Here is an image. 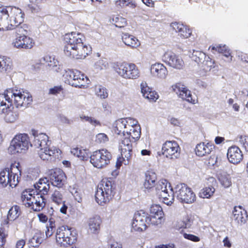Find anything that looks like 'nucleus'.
Wrapping results in <instances>:
<instances>
[{"label": "nucleus", "instance_id": "f257e3e1", "mask_svg": "<svg viewBox=\"0 0 248 248\" xmlns=\"http://www.w3.org/2000/svg\"><path fill=\"white\" fill-rule=\"evenodd\" d=\"M113 131L116 134H123L119 140V149L126 164L132 157L133 144L140 137V127L136 120L129 117L116 120L113 124Z\"/></svg>", "mask_w": 248, "mask_h": 248}, {"label": "nucleus", "instance_id": "f03ea898", "mask_svg": "<svg viewBox=\"0 0 248 248\" xmlns=\"http://www.w3.org/2000/svg\"><path fill=\"white\" fill-rule=\"evenodd\" d=\"M84 37L80 33L71 32L64 37V52L67 56L76 59H84L92 52L91 46L84 42Z\"/></svg>", "mask_w": 248, "mask_h": 248}, {"label": "nucleus", "instance_id": "7ed1b4c3", "mask_svg": "<svg viewBox=\"0 0 248 248\" xmlns=\"http://www.w3.org/2000/svg\"><path fill=\"white\" fill-rule=\"evenodd\" d=\"M13 105L16 108L30 107L29 95L20 90L13 89H7L0 94V114L7 112Z\"/></svg>", "mask_w": 248, "mask_h": 248}, {"label": "nucleus", "instance_id": "20e7f679", "mask_svg": "<svg viewBox=\"0 0 248 248\" xmlns=\"http://www.w3.org/2000/svg\"><path fill=\"white\" fill-rule=\"evenodd\" d=\"M48 136L32 129V147L34 148L40 157L44 161L51 160L53 157H59L61 151L54 147H49Z\"/></svg>", "mask_w": 248, "mask_h": 248}, {"label": "nucleus", "instance_id": "39448f33", "mask_svg": "<svg viewBox=\"0 0 248 248\" xmlns=\"http://www.w3.org/2000/svg\"><path fill=\"white\" fill-rule=\"evenodd\" d=\"M46 181H47L46 178L40 179L38 183L33 185V188H32V209L34 211H40L45 206L43 195L47 193L49 188Z\"/></svg>", "mask_w": 248, "mask_h": 248}, {"label": "nucleus", "instance_id": "423d86ee", "mask_svg": "<svg viewBox=\"0 0 248 248\" xmlns=\"http://www.w3.org/2000/svg\"><path fill=\"white\" fill-rule=\"evenodd\" d=\"M19 166L18 162H15L12 163L10 168H5L0 172V184L2 187L9 185L15 187L17 185L21 175Z\"/></svg>", "mask_w": 248, "mask_h": 248}, {"label": "nucleus", "instance_id": "0eeeda50", "mask_svg": "<svg viewBox=\"0 0 248 248\" xmlns=\"http://www.w3.org/2000/svg\"><path fill=\"white\" fill-rule=\"evenodd\" d=\"M115 193L114 184L107 179L102 180L98 185L95 194L96 202L100 205L108 202Z\"/></svg>", "mask_w": 248, "mask_h": 248}, {"label": "nucleus", "instance_id": "6e6552de", "mask_svg": "<svg viewBox=\"0 0 248 248\" xmlns=\"http://www.w3.org/2000/svg\"><path fill=\"white\" fill-rule=\"evenodd\" d=\"M30 139L27 134H19L15 136L8 148L11 155L25 153L29 147Z\"/></svg>", "mask_w": 248, "mask_h": 248}, {"label": "nucleus", "instance_id": "1a4fd4ad", "mask_svg": "<svg viewBox=\"0 0 248 248\" xmlns=\"http://www.w3.org/2000/svg\"><path fill=\"white\" fill-rule=\"evenodd\" d=\"M118 75L125 79H137L140 76L138 67L133 63L118 62L114 66Z\"/></svg>", "mask_w": 248, "mask_h": 248}, {"label": "nucleus", "instance_id": "9d476101", "mask_svg": "<svg viewBox=\"0 0 248 248\" xmlns=\"http://www.w3.org/2000/svg\"><path fill=\"white\" fill-rule=\"evenodd\" d=\"M65 82L76 87L81 88L89 84L88 78L78 70L68 69L63 75Z\"/></svg>", "mask_w": 248, "mask_h": 248}, {"label": "nucleus", "instance_id": "9b49d317", "mask_svg": "<svg viewBox=\"0 0 248 248\" xmlns=\"http://www.w3.org/2000/svg\"><path fill=\"white\" fill-rule=\"evenodd\" d=\"M76 233L74 229L68 226H61L57 230L56 240L61 246H65L74 244L77 240Z\"/></svg>", "mask_w": 248, "mask_h": 248}, {"label": "nucleus", "instance_id": "f8f14e48", "mask_svg": "<svg viewBox=\"0 0 248 248\" xmlns=\"http://www.w3.org/2000/svg\"><path fill=\"white\" fill-rule=\"evenodd\" d=\"M174 190V197L175 196L180 202L190 204L196 201V195L186 185L179 184L176 186Z\"/></svg>", "mask_w": 248, "mask_h": 248}, {"label": "nucleus", "instance_id": "ddd939ff", "mask_svg": "<svg viewBox=\"0 0 248 248\" xmlns=\"http://www.w3.org/2000/svg\"><path fill=\"white\" fill-rule=\"evenodd\" d=\"M157 194L164 203L168 205L172 203L174 200V192L170 183L165 179L160 180L156 186Z\"/></svg>", "mask_w": 248, "mask_h": 248}, {"label": "nucleus", "instance_id": "4468645a", "mask_svg": "<svg viewBox=\"0 0 248 248\" xmlns=\"http://www.w3.org/2000/svg\"><path fill=\"white\" fill-rule=\"evenodd\" d=\"M111 158V155L107 150L94 151L90 156V162L97 168L100 169L108 165Z\"/></svg>", "mask_w": 248, "mask_h": 248}, {"label": "nucleus", "instance_id": "2eb2a0df", "mask_svg": "<svg viewBox=\"0 0 248 248\" xmlns=\"http://www.w3.org/2000/svg\"><path fill=\"white\" fill-rule=\"evenodd\" d=\"M163 61L169 66L173 68L181 70L184 67V62L181 56L170 50L165 52L163 57Z\"/></svg>", "mask_w": 248, "mask_h": 248}, {"label": "nucleus", "instance_id": "dca6fc26", "mask_svg": "<svg viewBox=\"0 0 248 248\" xmlns=\"http://www.w3.org/2000/svg\"><path fill=\"white\" fill-rule=\"evenodd\" d=\"M148 214L143 210L137 212L134 216L132 228L135 231L142 232L146 229L148 225Z\"/></svg>", "mask_w": 248, "mask_h": 248}, {"label": "nucleus", "instance_id": "f3484780", "mask_svg": "<svg viewBox=\"0 0 248 248\" xmlns=\"http://www.w3.org/2000/svg\"><path fill=\"white\" fill-rule=\"evenodd\" d=\"M163 154L167 158L176 159L180 155V148L175 141H167L162 146Z\"/></svg>", "mask_w": 248, "mask_h": 248}, {"label": "nucleus", "instance_id": "a211bd4d", "mask_svg": "<svg viewBox=\"0 0 248 248\" xmlns=\"http://www.w3.org/2000/svg\"><path fill=\"white\" fill-rule=\"evenodd\" d=\"M47 176L51 184L58 187H62L65 180V176L62 170L59 169L49 170Z\"/></svg>", "mask_w": 248, "mask_h": 248}, {"label": "nucleus", "instance_id": "6ab92c4d", "mask_svg": "<svg viewBox=\"0 0 248 248\" xmlns=\"http://www.w3.org/2000/svg\"><path fill=\"white\" fill-rule=\"evenodd\" d=\"M171 87L172 90L180 98L193 104L196 103V100L192 97L191 92L185 85L181 83H176L173 85Z\"/></svg>", "mask_w": 248, "mask_h": 248}, {"label": "nucleus", "instance_id": "aec40b11", "mask_svg": "<svg viewBox=\"0 0 248 248\" xmlns=\"http://www.w3.org/2000/svg\"><path fill=\"white\" fill-rule=\"evenodd\" d=\"M10 16L9 23L11 27V30L17 27L24 21V14L20 9L16 7L10 8Z\"/></svg>", "mask_w": 248, "mask_h": 248}, {"label": "nucleus", "instance_id": "412c9836", "mask_svg": "<svg viewBox=\"0 0 248 248\" xmlns=\"http://www.w3.org/2000/svg\"><path fill=\"white\" fill-rule=\"evenodd\" d=\"M150 70V73L153 77L160 79H166L168 75L167 67L160 62H156L152 64Z\"/></svg>", "mask_w": 248, "mask_h": 248}, {"label": "nucleus", "instance_id": "4be33fe9", "mask_svg": "<svg viewBox=\"0 0 248 248\" xmlns=\"http://www.w3.org/2000/svg\"><path fill=\"white\" fill-rule=\"evenodd\" d=\"M243 155L241 150L236 146H232L228 150L227 158L229 161L234 164L240 163L243 159Z\"/></svg>", "mask_w": 248, "mask_h": 248}, {"label": "nucleus", "instance_id": "5701e85b", "mask_svg": "<svg viewBox=\"0 0 248 248\" xmlns=\"http://www.w3.org/2000/svg\"><path fill=\"white\" fill-rule=\"evenodd\" d=\"M246 211L241 206H235L232 211V219L239 225H242L246 222L247 219Z\"/></svg>", "mask_w": 248, "mask_h": 248}, {"label": "nucleus", "instance_id": "b1692460", "mask_svg": "<svg viewBox=\"0 0 248 248\" xmlns=\"http://www.w3.org/2000/svg\"><path fill=\"white\" fill-rule=\"evenodd\" d=\"M101 220L99 216H95L89 218L87 221L88 231L89 232L97 234L100 228Z\"/></svg>", "mask_w": 248, "mask_h": 248}, {"label": "nucleus", "instance_id": "393cba45", "mask_svg": "<svg viewBox=\"0 0 248 248\" xmlns=\"http://www.w3.org/2000/svg\"><path fill=\"white\" fill-rule=\"evenodd\" d=\"M9 16L8 10L7 8L0 9V31H6L11 30L8 18Z\"/></svg>", "mask_w": 248, "mask_h": 248}, {"label": "nucleus", "instance_id": "a878e982", "mask_svg": "<svg viewBox=\"0 0 248 248\" xmlns=\"http://www.w3.org/2000/svg\"><path fill=\"white\" fill-rule=\"evenodd\" d=\"M124 43L132 48H136L140 45V42L135 36L127 33H124L122 35Z\"/></svg>", "mask_w": 248, "mask_h": 248}, {"label": "nucleus", "instance_id": "bb28decb", "mask_svg": "<svg viewBox=\"0 0 248 248\" xmlns=\"http://www.w3.org/2000/svg\"><path fill=\"white\" fill-rule=\"evenodd\" d=\"M214 148V146L209 143H200L196 146L195 152L198 156H203L210 154Z\"/></svg>", "mask_w": 248, "mask_h": 248}, {"label": "nucleus", "instance_id": "cd10ccee", "mask_svg": "<svg viewBox=\"0 0 248 248\" xmlns=\"http://www.w3.org/2000/svg\"><path fill=\"white\" fill-rule=\"evenodd\" d=\"M31 42L30 38H27L25 34L17 36L13 42V46L17 48H29Z\"/></svg>", "mask_w": 248, "mask_h": 248}, {"label": "nucleus", "instance_id": "c85d7f7f", "mask_svg": "<svg viewBox=\"0 0 248 248\" xmlns=\"http://www.w3.org/2000/svg\"><path fill=\"white\" fill-rule=\"evenodd\" d=\"M156 175L152 171H147L145 174V181L143 184L144 188L150 189L155 185Z\"/></svg>", "mask_w": 248, "mask_h": 248}, {"label": "nucleus", "instance_id": "c756f323", "mask_svg": "<svg viewBox=\"0 0 248 248\" xmlns=\"http://www.w3.org/2000/svg\"><path fill=\"white\" fill-rule=\"evenodd\" d=\"M58 61L52 56L48 55H46L41 58H36L35 59L34 62L35 64L34 67L38 68L39 65L43 64L44 62H46L47 64V66L50 68L53 65L55 64L56 62L57 63Z\"/></svg>", "mask_w": 248, "mask_h": 248}, {"label": "nucleus", "instance_id": "7c9ffc66", "mask_svg": "<svg viewBox=\"0 0 248 248\" xmlns=\"http://www.w3.org/2000/svg\"><path fill=\"white\" fill-rule=\"evenodd\" d=\"M216 64L214 60H212L209 56H207L201 64V68L205 72L210 71L211 69L216 68Z\"/></svg>", "mask_w": 248, "mask_h": 248}, {"label": "nucleus", "instance_id": "2f4dec72", "mask_svg": "<svg viewBox=\"0 0 248 248\" xmlns=\"http://www.w3.org/2000/svg\"><path fill=\"white\" fill-rule=\"evenodd\" d=\"M44 233L40 231L35 230L32 237V247L37 248L43 242Z\"/></svg>", "mask_w": 248, "mask_h": 248}, {"label": "nucleus", "instance_id": "473e14b6", "mask_svg": "<svg viewBox=\"0 0 248 248\" xmlns=\"http://www.w3.org/2000/svg\"><path fill=\"white\" fill-rule=\"evenodd\" d=\"M207 56L203 52L194 50L192 54L191 58L200 65L206 60Z\"/></svg>", "mask_w": 248, "mask_h": 248}, {"label": "nucleus", "instance_id": "72a5a7b5", "mask_svg": "<svg viewBox=\"0 0 248 248\" xmlns=\"http://www.w3.org/2000/svg\"><path fill=\"white\" fill-rule=\"evenodd\" d=\"M21 200L23 204L27 207L31 206V189L30 188L24 190L21 195Z\"/></svg>", "mask_w": 248, "mask_h": 248}, {"label": "nucleus", "instance_id": "f704fd0d", "mask_svg": "<svg viewBox=\"0 0 248 248\" xmlns=\"http://www.w3.org/2000/svg\"><path fill=\"white\" fill-rule=\"evenodd\" d=\"M20 214L19 207L17 205L14 206L9 210L7 215V218L9 221H14L19 217Z\"/></svg>", "mask_w": 248, "mask_h": 248}, {"label": "nucleus", "instance_id": "c9c22d12", "mask_svg": "<svg viewBox=\"0 0 248 248\" xmlns=\"http://www.w3.org/2000/svg\"><path fill=\"white\" fill-rule=\"evenodd\" d=\"M110 21L111 23L114 24L116 27L118 28L124 27L127 24L125 18L119 16H113L111 17Z\"/></svg>", "mask_w": 248, "mask_h": 248}, {"label": "nucleus", "instance_id": "e433bc0d", "mask_svg": "<svg viewBox=\"0 0 248 248\" xmlns=\"http://www.w3.org/2000/svg\"><path fill=\"white\" fill-rule=\"evenodd\" d=\"M163 221V216L159 217L156 215H150V216H149L148 215L147 222H148V225L152 224L158 226L161 224Z\"/></svg>", "mask_w": 248, "mask_h": 248}, {"label": "nucleus", "instance_id": "4c0bfd02", "mask_svg": "<svg viewBox=\"0 0 248 248\" xmlns=\"http://www.w3.org/2000/svg\"><path fill=\"white\" fill-rule=\"evenodd\" d=\"M215 191L213 186L205 187L202 188L199 193V196L202 198H210L213 196Z\"/></svg>", "mask_w": 248, "mask_h": 248}, {"label": "nucleus", "instance_id": "58836bf2", "mask_svg": "<svg viewBox=\"0 0 248 248\" xmlns=\"http://www.w3.org/2000/svg\"><path fill=\"white\" fill-rule=\"evenodd\" d=\"M69 190L78 202H80L82 201L81 193L76 185L70 186L69 188Z\"/></svg>", "mask_w": 248, "mask_h": 248}, {"label": "nucleus", "instance_id": "ea45409f", "mask_svg": "<svg viewBox=\"0 0 248 248\" xmlns=\"http://www.w3.org/2000/svg\"><path fill=\"white\" fill-rule=\"evenodd\" d=\"M10 108L7 110L6 113L3 114H6L5 116V120L8 123H14L16 120L18 119L19 114L16 111H10Z\"/></svg>", "mask_w": 248, "mask_h": 248}, {"label": "nucleus", "instance_id": "a19ab883", "mask_svg": "<svg viewBox=\"0 0 248 248\" xmlns=\"http://www.w3.org/2000/svg\"><path fill=\"white\" fill-rule=\"evenodd\" d=\"M96 95L101 99H105L108 96L107 90L101 85H97L95 87Z\"/></svg>", "mask_w": 248, "mask_h": 248}, {"label": "nucleus", "instance_id": "79ce46f5", "mask_svg": "<svg viewBox=\"0 0 248 248\" xmlns=\"http://www.w3.org/2000/svg\"><path fill=\"white\" fill-rule=\"evenodd\" d=\"M51 200L57 204L63 203V196L61 192L58 190H55L51 197Z\"/></svg>", "mask_w": 248, "mask_h": 248}, {"label": "nucleus", "instance_id": "37998d69", "mask_svg": "<svg viewBox=\"0 0 248 248\" xmlns=\"http://www.w3.org/2000/svg\"><path fill=\"white\" fill-rule=\"evenodd\" d=\"M219 181L221 185L225 188H228L232 185L231 177L228 175H221L219 178Z\"/></svg>", "mask_w": 248, "mask_h": 248}, {"label": "nucleus", "instance_id": "c03bdc74", "mask_svg": "<svg viewBox=\"0 0 248 248\" xmlns=\"http://www.w3.org/2000/svg\"><path fill=\"white\" fill-rule=\"evenodd\" d=\"M151 215H156L159 217L163 216V212L161 206L158 204H153L150 208Z\"/></svg>", "mask_w": 248, "mask_h": 248}, {"label": "nucleus", "instance_id": "a18cd8bd", "mask_svg": "<svg viewBox=\"0 0 248 248\" xmlns=\"http://www.w3.org/2000/svg\"><path fill=\"white\" fill-rule=\"evenodd\" d=\"M71 153L74 156L78 157L81 159H83L86 155V152L84 150H81L78 148H74L71 149Z\"/></svg>", "mask_w": 248, "mask_h": 248}, {"label": "nucleus", "instance_id": "49530a36", "mask_svg": "<svg viewBox=\"0 0 248 248\" xmlns=\"http://www.w3.org/2000/svg\"><path fill=\"white\" fill-rule=\"evenodd\" d=\"M212 51H216L220 53L223 54L229 49L228 47L226 45H218L210 47Z\"/></svg>", "mask_w": 248, "mask_h": 248}, {"label": "nucleus", "instance_id": "de8ad7c7", "mask_svg": "<svg viewBox=\"0 0 248 248\" xmlns=\"http://www.w3.org/2000/svg\"><path fill=\"white\" fill-rule=\"evenodd\" d=\"M108 138L105 133H99L96 135L95 141L98 143H105L108 141Z\"/></svg>", "mask_w": 248, "mask_h": 248}, {"label": "nucleus", "instance_id": "09e8293b", "mask_svg": "<svg viewBox=\"0 0 248 248\" xmlns=\"http://www.w3.org/2000/svg\"><path fill=\"white\" fill-rule=\"evenodd\" d=\"M141 93L143 97L144 98L147 94L151 91V89L148 86L147 83L142 81L140 84Z\"/></svg>", "mask_w": 248, "mask_h": 248}, {"label": "nucleus", "instance_id": "8fccbe9b", "mask_svg": "<svg viewBox=\"0 0 248 248\" xmlns=\"http://www.w3.org/2000/svg\"><path fill=\"white\" fill-rule=\"evenodd\" d=\"M191 34V30L186 26L184 25L178 35L183 38H187Z\"/></svg>", "mask_w": 248, "mask_h": 248}, {"label": "nucleus", "instance_id": "3c124183", "mask_svg": "<svg viewBox=\"0 0 248 248\" xmlns=\"http://www.w3.org/2000/svg\"><path fill=\"white\" fill-rule=\"evenodd\" d=\"M8 60L4 57H0V73L6 71L9 67Z\"/></svg>", "mask_w": 248, "mask_h": 248}, {"label": "nucleus", "instance_id": "603ef678", "mask_svg": "<svg viewBox=\"0 0 248 248\" xmlns=\"http://www.w3.org/2000/svg\"><path fill=\"white\" fill-rule=\"evenodd\" d=\"M182 235L184 238L194 242H198L201 240V239L199 236L193 234L183 232L182 233Z\"/></svg>", "mask_w": 248, "mask_h": 248}, {"label": "nucleus", "instance_id": "864d4df0", "mask_svg": "<svg viewBox=\"0 0 248 248\" xmlns=\"http://www.w3.org/2000/svg\"><path fill=\"white\" fill-rule=\"evenodd\" d=\"M108 66V63L104 60H99L94 64V68L97 71L106 68Z\"/></svg>", "mask_w": 248, "mask_h": 248}, {"label": "nucleus", "instance_id": "5fc2aeb1", "mask_svg": "<svg viewBox=\"0 0 248 248\" xmlns=\"http://www.w3.org/2000/svg\"><path fill=\"white\" fill-rule=\"evenodd\" d=\"M158 97L159 95L157 93L151 90L144 98L147 99L150 102H155Z\"/></svg>", "mask_w": 248, "mask_h": 248}, {"label": "nucleus", "instance_id": "6e6d98bb", "mask_svg": "<svg viewBox=\"0 0 248 248\" xmlns=\"http://www.w3.org/2000/svg\"><path fill=\"white\" fill-rule=\"evenodd\" d=\"M239 141L244 148L246 151H248V136H240L239 137Z\"/></svg>", "mask_w": 248, "mask_h": 248}, {"label": "nucleus", "instance_id": "4d7b16f0", "mask_svg": "<svg viewBox=\"0 0 248 248\" xmlns=\"http://www.w3.org/2000/svg\"><path fill=\"white\" fill-rule=\"evenodd\" d=\"M63 90L62 86H57L51 88L49 90L48 94L51 95H57L61 93Z\"/></svg>", "mask_w": 248, "mask_h": 248}, {"label": "nucleus", "instance_id": "13d9d810", "mask_svg": "<svg viewBox=\"0 0 248 248\" xmlns=\"http://www.w3.org/2000/svg\"><path fill=\"white\" fill-rule=\"evenodd\" d=\"M183 220L185 226V228H189L191 227L193 223V218L189 216H186L183 218Z\"/></svg>", "mask_w": 248, "mask_h": 248}, {"label": "nucleus", "instance_id": "bf43d9fd", "mask_svg": "<svg viewBox=\"0 0 248 248\" xmlns=\"http://www.w3.org/2000/svg\"><path fill=\"white\" fill-rule=\"evenodd\" d=\"M184 25L180 23L175 22L170 24V27L179 34L183 28Z\"/></svg>", "mask_w": 248, "mask_h": 248}, {"label": "nucleus", "instance_id": "052dcab7", "mask_svg": "<svg viewBox=\"0 0 248 248\" xmlns=\"http://www.w3.org/2000/svg\"><path fill=\"white\" fill-rule=\"evenodd\" d=\"M8 236V233L4 230H0V246H3L6 242V238Z\"/></svg>", "mask_w": 248, "mask_h": 248}, {"label": "nucleus", "instance_id": "680f3d73", "mask_svg": "<svg viewBox=\"0 0 248 248\" xmlns=\"http://www.w3.org/2000/svg\"><path fill=\"white\" fill-rule=\"evenodd\" d=\"M51 69L55 72L60 73L62 70V66L60 64L59 62H56L55 64L53 65L51 67Z\"/></svg>", "mask_w": 248, "mask_h": 248}, {"label": "nucleus", "instance_id": "e2e57ef3", "mask_svg": "<svg viewBox=\"0 0 248 248\" xmlns=\"http://www.w3.org/2000/svg\"><path fill=\"white\" fill-rule=\"evenodd\" d=\"M127 0H117L115 1V4L117 8H122L127 5Z\"/></svg>", "mask_w": 248, "mask_h": 248}, {"label": "nucleus", "instance_id": "0e129e2a", "mask_svg": "<svg viewBox=\"0 0 248 248\" xmlns=\"http://www.w3.org/2000/svg\"><path fill=\"white\" fill-rule=\"evenodd\" d=\"M174 226H175L176 229L178 230H180L181 229H186L183 219H180V220H177L176 222V223L174 225Z\"/></svg>", "mask_w": 248, "mask_h": 248}, {"label": "nucleus", "instance_id": "69168bd1", "mask_svg": "<svg viewBox=\"0 0 248 248\" xmlns=\"http://www.w3.org/2000/svg\"><path fill=\"white\" fill-rule=\"evenodd\" d=\"M86 122H88L92 125L95 126L96 125H100V122L98 120L91 117H88V118Z\"/></svg>", "mask_w": 248, "mask_h": 248}, {"label": "nucleus", "instance_id": "338daca9", "mask_svg": "<svg viewBox=\"0 0 248 248\" xmlns=\"http://www.w3.org/2000/svg\"><path fill=\"white\" fill-rule=\"evenodd\" d=\"M30 28L25 24L19 29V31L22 33L23 35L25 34V36H26L28 31H30Z\"/></svg>", "mask_w": 248, "mask_h": 248}, {"label": "nucleus", "instance_id": "774afa93", "mask_svg": "<svg viewBox=\"0 0 248 248\" xmlns=\"http://www.w3.org/2000/svg\"><path fill=\"white\" fill-rule=\"evenodd\" d=\"M39 221L43 223L46 222L48 220V217L43 213H39L37 214Z\"/></svg>", "mask_w": 248, "mask_h": 248}]
</instances>
